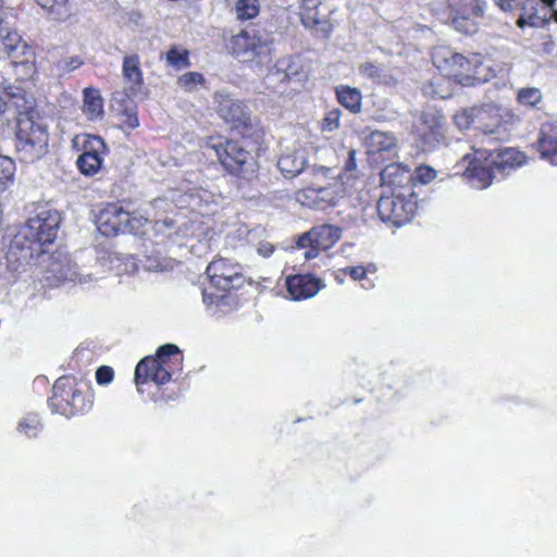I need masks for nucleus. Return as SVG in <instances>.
<instances>
[{
	"label": "nucleus",
	"mask_w": 557,
	"mask_h": 557,
	"mask_svg": "<svg viewBox=\"0 0 557 557\" xmlns=\"http://www.w3.org/2000/svg\"><path fill=\"white\" fill-rule=\"evenodd\" d=\"M1 41L4 51L12 59L14 65H22L29 71L33 70V64L28 60H17L20 55H24L28 51V47L16 32H7L5 35L1 34Z\"/></svg>",
	"instance_id": "a878e982"
},
{
	"label": "nucleus",
	"mask_w": 557,
	"mask_h": 557,
	"mask_svg": "<svg viewBox=\"0 0 557 557\" xmlns=\"http://www.w3.org/2000/svg\"><path fill=\"white\" fill-rule=\"evenodd\" d=\"M470 86L476 83H486L496 75L495 70L491 65V61L484 59L481 54H472L471 67L469 71Z\"/></svg>",
	"instance_id": "c756f323"
},
{
	"label": "nucleus",
	"mask_w": 557,
	"mask_h": 557,
	"mask_svg": "<svg viewBox=\"0 0 557 557\" xmlns=\"http://www.w3.org/2000/svg\"><path fill=\"white\" fill-rule=\"evenodd\" d=\"M341 111L338 109L330 110L323 121H322V129L326 132H332L339 126Z\"/></svg>",
	"instance_id": "a18cd8bd"
},
{
	"label": "nucleus",
	"mask_w": 557,
	"mask_h": 557,
	"mask_svg": "<svg viewBox=\"0 0 557 557\" xmlns=\"http://www.w3.org/2000/svg\"><path fill=\"white\" fill-rule=\"evenodd\" d=\"M413 134L423 151L437 147L444 137L442 116L434 111H424L414 125Z\"/></svg>",
	"instance_id": "4468645a"
},
{
	"label": "nucleus",
	"mask_w": 557,
	"mask_h": 557,
	"mask_svg": "<svg viewBox=\"0 0 557 557\" xmlns=\"http://www.w3.org/2000/svg\"><path fill=\"white\" fill-rule=\"evenodd\" d=\"M339 103L352 113H357L361 109V94L357 88L348 86H339L336 89Z\"/></svg>",
	"instance_id": "2f4dec72"
},
{
	"label": "nucleus",
	"mask_w": 557,
	"mask_h": 557,
	"mask_svg": "<svg viewBox=\"0 0 557 557\" xmlns=\"http://www.w3.org/2000/svg\"><path fill=\"white\" fill-rule=\"evenodd\" d=\"M422 91L425 96L433 97V98L444 99V98L448 97L447 92H444L443 90H440V89H435L433 82L425 85L423 87Z\"/></svg>",
	"instance_id": "6e6d98bb"
},
{
	"label": "nucleus",
	"mask_w": 557,
	"mask_h": 557,
	"mask_svg": "<svg viewBox=\"0 0 557 557\" xmlns=\"http://www.w3.org/2000/svg\"><path fill=\"white\" fill-rule=\"evenodd\" d=\"M476 128L480 131L479 145H492L507 136L506 128L500 125V108L495 102H486L474 107Z\"/></svg>",
	"instance_id": "9d476101"
},
{
	"label": "nucleus",
	"mask_w": 557,
	"mask_h": 557,
	"mask_svg": "<svg viewBox=\"0 0 557 557\" xmlns=\"http://www.w3.org/2000/svg\"><path fill=\"white\" fill-rule=\"evenodd\" d=\"M550 21H554L555 23H557V10H555L554 8L549 9L548 23Z\"/></svg>",
	"instance_id": "69168bd1"
},
{
	"label": "nucleus",
	"mask_w": 557,
	"mask_h": 557,
	"mask_svg": "<svg viewBox=\"0 0 557 557\" xmlns=\"http://www.w3.org/2000/svg\"><path fill=\"white\" fill-rule=\"evenodd\" d=\"M131 213L116 205H109L102 209L97 219V227L104 236H114L125 232L129 225Z\"/></svg>",
	"instance_id": "dca6fc26"
},
{
	"label": "nucleus",
	"mask_w": 557,
	"mask_h": 557,
	"mask_svg": "<svg viewBox=\"0 0 557 557\" xmlns=\"http://www.w3.org/2000/svg\"><path fill=\"white\" fill-rule=\"evenodd\" d=\"M84 64L79 55H65L53 63V71L59 77H63Z\"/></svg>",
	"instance_id": "c9c22d12"
},
{
	"label": "nucleus",
	"mask_w": 557,
	"mask_h": 557,
	"mask_svg": "<svg viewBox=\"0 0 557 557\" xmlns=\"http://www.w3.org/2000/svg\"><path fill=\"white\" fill-rule=\"evenodd\" d=\"M435 177L436 171L433 168L426 165L417 168L414 173V178L422 184H428Z\"/></svg>",
	"instance_id": "49530a36"
},
{
	"label": "nucleus",
	"mask_w": 557,
	"mask_h": 557,
	"mask_svg": "<svg viewBox=\"0 0 557 557\" xmlns=\"http://www.w3.org/2000/svg\"><path fill=\"white\" fill-rule=\"evenodd\" d=\"M3 96H7L5 100L0 96V114L9 110H32L34 109V98L20 87H9Z\"/></svg>",
	"instance_id": "bb28decb"
},
{
	"label": "nucleus",
	"mask_w": 557,
	"mask_h": 557,
	"mask_svg": "<svg viewBox=\"0 0 557 557\" xmlns=\"http://www.w3.org/2000/svg\"><path fill=\"white\" fill-rule=\"evenodd\" d=\"M321 5V0H301L300 11H309L313 9H319Z\"/></svg>",
	"instance_id": "052dcab7"
},
{
	"label": "nucleus",
	"mask_w": 557,
	"mask_h": 557,
	"mask_svg": "<svg viewBox=\"0 0 557 557\" xmlns=\"http://www.w3.org/2000/svg\"><path fill=\"white\" fill-rule=\"evenodd\" d=\"M258 253L262 257H270L274 251V246L271 243H260L257 249Z\"/></svg>",
	"instance_id": "bf43d9fd"
},
{
	"label": "nucleus",
	"mask_w": 557,
	"mask_h": 557,
	"mask_svg": "<svg viewBox=\"0 0 557 557\" xmlns=\"http://www.w3.org/2000/svg\"><path fill=\"white\" fill-rule=\"evenodd\" d=\"M147 222L148 220L146 218H137L131 214V222L129 225L125 226V232L138 233Z\"/></svg>",
	"instance_id": "864d4df0"
},
{
	"label": "nucleus",
	"mask_w": 557,
	"mask_h": 557,
	"mask_svg": "<svg viewBox=\"0 0 557 557\" xmlns=\"http://www.w3.org/2000/svg\"><path fill=\"white\" fill-rule=\"evenodd\" d=\"M103 260H106L109 263V270L116 271V274H120L122 272L121 268V261L122 257L121 255L116 252L109 253L107 258H101L100 264L103 265ZM123 271H129L128 264H125V268Z\"/></svg>",
	"instance_id": "09e8293b"
},
{
	"label": "nucleus",
	"mask_w": 557,
	"mask_h": 557,
	"mask_svg": "<svg viewBox=\"0 0 557 557\" xmlns=\"http://www.w3.org/2000/svg\"><path fill=\"white\" fill-rule=\"evenodd\" d=\"M60 223L61 214L49 207H40L36 214L28 219L25 228L14 238L8 255L10 263L13 258L20 262L15 270L28 264L36 255L46 251L44 247L52 244Z\"/></svg>",
	"instance_id": "f257e3e1"
},
{
	"label": "nucleus",
	"mask_w": 557,
	"mask_h": 557,
	"mask_svg": "<svg viewBox=\"0 0 557 557\" xmlns=\"http://www.w3.org/2000/svg\"><path fill=\"white\" fill-rule=\"evenodd\" d=\"M484 7H485L484 1H482V0H474L473 1V8H472L473 14L476 15V16L483 15Z\"/></svg>",
	"instance_id": "680f3d73"
},
{
	"label": "nucleus",
	"mask_w": 557,
	"mask_h": 557,
	"mask_svg": "<svg viewBox=\"0 0 557 557\" xmlns=\"http://www.w3.org/2000/svg\"><path fill=\"white\" fill-rule=\"evenodd\" d=\"M90 405L73 377L63 376L55 381L49 398L52 412L73 417L90 408Z\"/></svg>",
	"instance_id": "423d86ee"
},
{
	"label": "nucleus",
	"mask_w": 557,
	"mask_h": 557,
	"mask_svg": "<svg viewBox=\"0 0 557 557\" xmlns=\"http://www.w3.org/2000/svg\"><path fill=\"white\" fill-rule=\"evenodd\" d=\"M84 106L83 111L92 120L99 117L103 113V99L100 91L96 88L87 87L83 91Z\"/></svg>",
	"instance_id": "7c9ffc66"
},
{
	"label": "nucleus",
	"mask_w": 557,
	"mask_h": 557,
	"mask_svg": "<svg viewBox=\"0 0 557 557\" xmlns=\"http://www.w3.org/2000/svg\"><path fill=\"white\" fill-rule=\"evenodd\" d=\"M380 219L393 226H401L412 220L418 210V199L413 191H393L382 195L377 201Z\"/></svg>",
	"instance_id": "39448f33"
},
{
	"label": "nucleus",
	"mask_w": 557,
	"mask_h": 557,
	"mask_svg": "<svg viewBox=\"0 0 557 557\" xmlns=\"http://www.w3.org/2000/svg\"><path fill=\"white\" fill-rule=\"evenodd\" d=\"M170 367L163 364L153 356L143 358L135 368V383L138 393H143L141 385L151 381L157 385H163L171 381Z\"/></svg>",
	"instance_id": "2eb2a0df"
},
{
	"label": "nucleus",
	"mask_w": 557,
	"mask_h": 557,
	"mask_svg": "<svg viewBox=\"0 0 557 557\" xmlns=\"http://www.w3.org/2000/svg\"><path fill=\"white\" fill-rule=\"evenodd\" d=\"M122 73L125 83L128 85L126 94H128L129 97L136 95L144 84L143 71L140 69V59L137 54H129L124 57Z\"/></svg>",
	"instance_id": "b1692460"
},
{
	"label": "nucleus",
	"mask_w": 557,
	"mask_h": 557,
	"mask_svg": "<svg viewBox=\"0 0 557 557\" xmlns=\"http://www.w3.org/2000/svg\"><path fill=\"white\" fill-rule=\"evenodd\" d=\"M434 64L460 85L470 86L469 71L472 55L467 58L447 48H438L433 54Z\"/></svg>",
	"instance_id": "9b49d317"
},
{
	"label": "nucleus",
	"mask_w": 557,
	"mask_h": 557,
	"mask_svg": "<svg viewBox=\"0 0 557 557\" xmlns=\"http://www.w3.org/2000/svg\"><path fill=\"white\" fill-rule=\"evenodd\" d=\"M153 230L157 234H162L165 236H171L176 232V226L173 220L165 219L161 221H157L153 225Z\"/></svg>",
	"instance_id": "de8ad7c7"
},
{
	"label": "nucleus",
	"mask_w": 557,
	"mask_h": 557,
	"mask_svg": "<svg viewBox=\"0 0 557 557\" xmlns=\"http://www.w3.org/2000/svg\"><path fill=\"white\" fill-rule=\"evenodd\" d=\"M496 141L492 145H485L492 149L493 157L490 158L491 162L494 163L497 173L507 174L511 170L521 166L525 162V156L523 152L515 148L499 149L495 146Z\"/></svg>",
	"instance_id": "412c9836"
},
{
	"label": "nucleus",
	"mask_w": 557,
	"mask_h": 557,
	"mask_svg": "<svg viewBox=\"0 0 557 557\" xmlns=\"http://www.w3.org/2000/svg\"><path fill=\"white\" fill-rule=\"evenodd\" d=\"M166 61L176 69L189 66L188 51L185 49L172 48L166 53Z\"/></svg>",
	"instance_id": "a19ab883"
},
{
	"label": "nucleus",
	"mask_w": 557,
	"mask_h": 557,
	"mask_svg": "<svg viewBox=\"0 0 557 557\" xmlns=\"http://www.w3.org/2000/svg\"><path fill=\"white\" fill-rule=\"evenodd\" d=\"M203 153L215 157L231 174L242 178H250L258 169L256 157L242 144L235 140H224L221 137H210L203 145Z\"/></svg>",
	"instance_id": "f03ea898"
},
{
	"label": "nucleus",
	"mask_w": 557,
	"mask_h": 557,
	"mask_svg": "<svg viewBox=\"0 0 557 557\" xmlns=\"http://www.w3.org/2000/svg\"><path fill=\"white\" fill-rule=\"evenodd\" d=\"M113 108L120 115V122L125 129H135L138 125L136 104L128 94L116 91L113 94Z\"/></svg>",
	"instance_id": "5701e85b"
},
{
	"label": "nucleus",
	"mask_w": 557,
	"mask_h": 557,
	"mask_svg": "<svg viewBox=\"0 0 557 557\" xmlns=\"http://www.w3.org/2000/svg\"><path fill=\"white\" fill-rule=\"evenodd\" d=\"M345 168L348 171L356 169V158H355V151L354 150L349 151V158H348V160L346 162Z\"/></svg>",
	"instance_id": "e2e57ef3"
},
{
	"label": "nucleus",
	"mask_w": 557,
	"mask_h": 557,
	"mask_svg": "<svg viewBox=\"0 0 557 557\" xmlns=\"http://www.w3.org/2000/svg\"><path fill=\"white\" fill-rule=\"evenodd\" d=\"M180 349L174 344H164L157 349L154 358L160 359V361L170 367V357L174 355H178Z\"/></svg>",
	"instance_id": "c03bdc74"
},
{
	"label": "nucleus",
	"mask_w": 557,
	"mask_h": 557,
	"mask_svg": "<svg viewBox=\"0 0 557 557\" xmlns=\"http://www.w3.org/2000/svg\"><path fill=\"white\" fill-rule=\"evenodd\" d=\"M297 199L301 205L317 209H324L336 203V195L330 187L305 189L298 193Z\"/></svg>",
	"instance_id": "393cba45"
},
{
	"label": "nucleus",
	"mask_w": 557,
	"mask_h": 557,
	"mask_svg": "<svg viewBox=\"0 0 557 557\" xmlns=\"http://www.w3.org/2000/svg\"><path fill=\"white\" fill-rule=\"evenodd\" d=\"M202 299H203V302L207 306H212V305H216L218 306L220 304L221 299H222V296L215 295V294H213L212 292H209L206 288L202 292Z\"/></svg>",
	"instance_id": "4d7b16f0"
},
{
	"label": "nucleus",
	"mask_w": 557,
	"mask_h": 557,
	"mask_svg": "<svg viewBox=\"0 0 557 557\" xmlns=\"http://www.w3.org/2000/svg\"><path fill=\"white\" fill-rule=\"evenodd\" d=\"M301 23L306 28L315 29L319 26L321 27V32L323 35L327 36L331 32V26L329 21L320 15L319 9H313L309 11H300Z\"/></svg>",
	"instance_id": "473e14b6"
},
{
	"label": "nucleus",
	"mask_w": 557,
	"mask_h": 557,
	"mask_svg": "<svg viewBox=\"0 0 557 557\" xmlns=\"http://www.w3.org/2000/svg\"><path fill=\"white\" fill-rule=\"evenodd\" d=\"M557 0H542L543 4L546 5L547 10L554 8Z\"/></svg>",
	"instance_id": "338daca9"
},
{
	"label": "nucleus",
	"mask_w": 557,
	"mask_h": 557,
	"mask_svg": "<svg viewBox=\"0 0 557 557\" xmlns=\"http://www.w3.org/2000/svg\"><path fill=\"white\" fill-rule=\"evenodd\" d=\"M32 110H16V151L25 163H34L48 151L49 133L47 125L39 120H34Z\"/></svg>",
	"instance_id": "7ed1b4c3"
},
{
	"label": "nucleus",
	"mask_w": 557,
	"mask_h": 557,
	"mask_svg": "<svg viewBox=\"0 0 557 557\" xmlns=\"http://www.w3.org/2000/svg\"><path fill=\"white\" fill-rule=\"evenodd\" d=\"M306 150L300 146L293 145L286 147L277 161V166L285 177H295L300 174L306 166Z\"/></svg>",
	"instance_id": "6ab92c4d"
},
{
	"label": "nucleus",
	"mask_w": 557,
	"mask_h": 557,
	"mask_svg": "<svg viewBox=\"0 0 557 557\" xmlns=\"http://www.w3.org/2000/svg\"><path fill=\"white\" fill-rule=\"evenodd\" d=\"M214 109L232 128H239L248 125L250 120L246 104L233 98L226 91H216L213 97Z\"/></svg>",
	"instance_id": "ddd939ff"
},
{
	"label": "nucleus",
	"mask_w": 557,
	"mask_h": 557,
	"mask_svg": "<svg viewBox=\"0 0 557 557\" xmlns=\"http://www.w3.org/2000/svg\"><path fill=\"white\" fill-rule=\"evenodd\" d=\"M343 230L331 224H321L311 227L308 232L301 234L296 246L305 249L304 258L312 260L317 258L321 251L332 248L342 237Z\"/></svg>",
	"instance_id": "1a4fd4ad"
},
{
	"label": "nucleus",
	"mask_w": 557,
	"mask_h": 557,
	"mask_svg": "<svg viewBox=\"0 0 557 557\" xmlns=\"http://www.w3.org/2000/svg\"><path fill=\"white\" fill-rule=\"evenodd\" d=\"M207 274L211 285L222 292L238 288L245 283L240 265L223 258L210 262Z\"/></svg>",
	"instance_id": "f8f14e48"
},
{
	"label": "nucleus",
	"mask_w": 557,
	"mask_h": 557,
	"mask_svg": "<svg viewBox=\"0 0 557 557\" xmlns=\"http://www.w3.org/2000/svg\"><path fill=\"white\" fill-rule=\"evenodd\" d=\"M397 139L391 132L373 131L366 138L369 153L391 151L396 147Z\"/></svg>",
	"instance_id": "c85d7f7f"
},
{
	"label": "nucleus",
	"mask_w": 557,
	"mask_h": 557,
	"mask_svg": "<svg viewBox=\"0 0 557 557\" xmlns=\"http://www.w3.org/2000/svg\"><path fill=\"white\" fill-rule=\"evenodd\" d=\"M235 14L240 21L255 18L260 12L259 0H237L235 3Z\"/></svg>",
	"instance_id": "f704fd0d"
},
{
	"label": "nucleus",
	"mask_w": 557,
	"mask_h": 557,
	"mask_svg": "<svg viewBox=\"0 0 557 557\" xmlns=\"http://www.w3.org/2000/svg\"><path fill=\"white\" fill-rule=\"evenodd\" d=\"M473 154L467 153L462 158V165L466 166L463 176L475 189L488 187L496 177L497 171L491 159L493 152L485 145L472 144Z\"/></svg>",
	"instance_id": "0eeeda50"
},
{
	"label": "nucleus",
	"mask_w": 557,
	"mask_h": 557,
	"mask_svg": "<svg viewBox=\"0 0 557 557\" xmlns=\"http://www.w3.org/2000/svg\"><path fill=\"white\" fill-rule=\"evenodd\" d=\"M15 163L5 156H0V190H5L14 180Z\"/></svg>",
	"instance_id": "e433bc0d"
},
{
	"label": "nucleus",
	"mask_w": 557,
	"mask_h": 557,
	"mask_svg": "<svg viewBox=\"0 0 557 557\" xmlns=\"http://www.w3.org/2000/svg\"><path fill=\"white\" fill-rule=\"evenodd\" d=\"M536 149L541 159L552 165H557V124L544 123L541 125Z\"/></svg>",
	"instance_id": "aec40b11"
},
{
	"label": "nucleus",
	"mask_w": 557,
	"mask_h": 557,
	"mask_svg": "<svg viewBox=\"0 0 557 557\" xmlns=\"http://www.w3.org/2000/svg\"><path fill=\"white\" fill-rule=\"evenodd\" d=\"M294 59L292 57L284 58L278 61L277 69L285 72V77H290L292 75H296L297 71L292 70V63Z\"/></svg>",
	"instance_id": "5fc2aeb1"
},
{
	"label": "nucleus",
	"mask_w": 557,
	"mask_h": 557,
	"mask_svg": "<svg viewBox=\"0 0 557 557\" xmlns=\"http://www.w3.org/2000/svg\"><path fill=\"white\" fill-rule=\"evenodd\" d=\"M273 39L270 34L243 30L234 37V53L243 62L265 64L271 60Z\"/></svg>",
	"instance_id": "6e6552de"
},
{
	"label": "nucleus",
	"mask_w": 557,
	"mask_h": 557,
	"mask_svg": "<svg viewBox=\"0 0 557 557\" xmlns=\"http://www.w3.org/2000/svg\"><path fill=\"white\" fill-rule=\"evenodd\" d=\"M454 121H455L456 126L459 129H468L472 125H474L476 127L474 107L469 108V109H463V110L457 112L454 116Z\"/></svg>",
	"instance_id": "79ce46f5"
},
{
	"label": "nucleus",
	"mask_w": 557,
	"mask_h": 557,
	"mask_svg": "<svg viewBox=\"0 0 557 557\" xmlns=\"http://www.w3.org/2000/svg\"><path fill=\"white\" fill-rule=\"evenodd\" d=\"M16 430L28 438L36 437L42 430L41 419L37 413H27L18 421Z\"/></svg>",
	"instance_id": "72a5a7b5"
},
{
	"label": "nucleus",
	"mask_w": 557,
	"mask_h": 557,
	"mask_svg": "<svg viewBox=\"0 0 557 557\" xmlns=\"http://www.w3.org/2000/svg\"><path fill=\"white\" fill-rule=\"evenodd\" d=\"M287 292L292 300L299 301L314 297L325 285L311 274H296L286 277Z\"/></svg>",
	"instance_id": "f3484780"
},
{
	"label": "nucleus",
	"mask_w": 557,
	"mask_h": 557,
	"mask_svg": "<svg viewBox=\"0 0 557 557\" xmlns=\"http://www.w3.org/2000/svg\"><path fill=\"white\" fill-rule=\"evenodd\" d=\"M454 26L457 30L463 32L466 34H473L476 32V25L469 18L460 16L456 17L454 21Z\"/></svg>",
	"instance_id": "8fccbe9b"
},
{
	"label": "nucleus",
	"mask_w": 557,
	"mask_h": 557,
	"mask_svg": "<svg viewBox=\"0 0 557 557\" xmlns=\"http://www.w3.org/2000/svg\"><path fill=\"white\" fill-rule=\"evenodd\" d=\"M495 5L500 10L508 12L512 11L519 3V0H493Z\"/></svg>",
	"instance_id": "13d9d810"
},
{
	"label": "nucleus",
	"mask_w": 557,
	"mask_h": 557,
	"mask_svg": "<svg viewBox=\"0 0 557 557\" xmlns=\"http://www.w3.org/2000/svg\"><path fill=\"white\" fill-rule=\"evenodd\" d=\"M359 73L366 78L371 79L375 83H386L387 74L385 70L377 64L366 62L359 66Z\"/></svg>",
	"instance_id": "4c0bfd02"
},
{
	"label": "nucleus",
	"mask_w": 557,
	"mask_h": 557,
	"mask_svg": "<svg viewBox=\"0 0 557 557\" xmlns=\"http://www.w3.org/2000/svg\"><path fill=\"white\" fill-rule=\"evenodd\" d=\"M104 149L103 140L98 136L89 137L85 151L78 157L76 164L82 174L92 176L102 166L101 150Z\"/></svg>",
	"instance_id": "a211bd4d"
},
{
	"label": "nucleus",
	"mask_w": 557,
	"mask_h": 557,
	"mask_svg": "<svg viewBox=\"0 0 557 557\" xmlns=\"http://www.w3.org/2000/svg\"><path fill=\"white\" fill-rule=\"evenodd\" d=\"M518 102L525 107H535L543 99L542 91L535 87L521 88L517 95Z\"/></svg>",
	"instance_id": "ea45409f"
},
{
	"label": "nucleus",
	"mask_w": 557,
	"mask_h": 557,
	"mask_svg": "<svg viewBox=\"0 0 557 557\" xmlns=\"http://www.w3.org/2000/svg\"><path fill=\"white\" fill-rule=\"evenodd\" d=\"M163 202V199H154L153 205L158 206L159 203Z\"/></svg>",
	"instance_id": "774afa93"
},
{
	"label": "nucleus",
	"mask_w": 557,
	"mask_h": 557,
	"mask_svg": "<svg viewBox=\"0 0 557 557\" xmlns=\"http://www.w3.org/2000/svg\"><path fill=\"white\" fill-rule=\"evenodd\" d=\"M34 259L38 260L44 270V280L48 286L73 283L91 285L101 277V273H84L77 271V265L71 258L61 251L48 255L46 251L38 253Z\"/></svg>",
	"instance_id": "20e7f679"
},
{
	"label": "nucleus",
	"mask_w": 557,
	"mask_h": 557,
	"mask_svg": "<svg viewBox=\"0 0 557 557\" xmlns=\"http://www.w3.org/2000/svg\"><path fill=\"white\" fill-rule=\"evenodd\" d=\"M312 172L314 175H318V174H321L323 176H326L330 172V169L329 168H325V166H312Z\"/></svg>",
	"instance_id": "0e129e2a"
},
{
	"label": "nucleus",
	"mask_w": 557,
	"mask_h": 557,
	"mask_svg": "<svg viewBox=\"0 0 557 557\" xmlns=\"http://www.w3.org/2000/svg\"><path fill=\"white\" fill-rule=\"evenodd\" d=\"M41 8L60 13L67 0H35Z\"/></svg>",
	"instance_id": "603ef678"
},
{
	"label": "nucleus",
	"mask_w": 557,
	"mask_h": 557,
	"mask_svg": "<svg viewBox=\"0 0 557 557\" xmlns=\"http://www.w3.org/2000/svg\"><path fill=\"white\" fill-rule=\"evenodd\" d=\"M113 375H114V371H113V369L111 367H109V366H101L96 371L97 383L100 384V385L109 384L110 382H112Z\"/></svg>",
	"instance_id": "3c124183"
},
{
	"label": "nucleus",
	"mask_w": 557,
	"mask_h": 557,
	"mask_svg": "<svg viewBox=\"0 0 557 557\" xmlns=\"http://www.w3.org/2000/svg\"><path fill=\"white\" fill-rule=\"evenodd\" d=\"M411 178L412 175L409 169L399 163L388 164L381 172V182L384 186L403 187L405 184H408Z\"/></svg>",
	"instance_id": "cd10ccee"
},
{
	"label": "nucleus",
	"mask_w": 557,
	"mask_h": 557,
	"mask_svg": "<svg viewBox=\"0 0 557 557\" xmlns=\"http://www.w3.org/2000/svg\"><path fill=\"white\" fill-rule=\"evenodd\" d=\"M344 274L349 275L354 281H362L367 278L368 273H374L375 267L373 264H369L368 267L357 265V267H347L341 270Z\"/></svg>",
	"instance_id": "37998d69"
},
{
	"label": "nucleus",
	"mask_w": 557,
	"mask_h": 557,
	"mask_svg": "<svg viewBox=\"0 0 557 557\" xmlns=\"http://www.w3.org/2000/svg\"><path fill=\"white\" fill-rule=\"evenodd\" d=\"M205 77L198 72H188L181 75L177 79V85L187 92L196 91L198 86H202Z\"/></svg>",
	"instance_id": "58836bf2"
},
{
	"label": "nucleus",
	"mask_w": 557,
	"mask_h": 557,
	"mask_svg": "<svg viewBox=\"0 0 557 557\" xmlns=\"http://www.w3.org/2000/svg\"><path fill=\"white\" fill-rule=\"evenodd\" d=\"M548 13L549 10L543 4L542 0H525L517 25L520 28L525 26L544 27L548 24Z\"/></svg>",
	"instance_id": "4be33fe9"
}]
</instances>
